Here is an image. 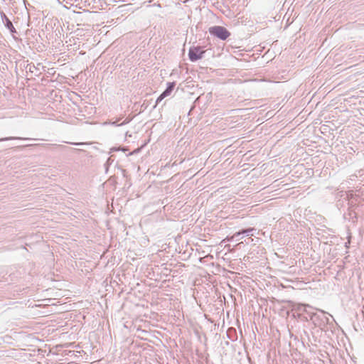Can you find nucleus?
Returning a JSON list of instances; mask_svg holds the SVG:
<instances>
[{
  "label": "nucleus",
  "instance_id": "nucleus-1",
  "mask_svg": "<svg viewBox=\"0 0 364 364\" xmlns=\"http://www.w3.org/2000/svg\"><path fill=\"white\" fill-rule=\"evenodd\" d=\"M209 32L222 40L227 39L230 36L228 31L223 26L211 27L209 29Z\"/></svg>",
  "mask_w": 364,
  "mask_h": 364
},
{
  "label": "nucleus",
  "instance_id": "nucleus-2",
  "mask_svg": "<svg viewBox=\"0 0 364 364\" xmlns=\"http://www.w3.org/2000/svg\"><path fill=\"white\" fill-rule=\"evenodd\" d=\"M205 50L200 47H192L189 49L188 56L191 61H196L202 58L203 55L205 53Z\"/></svg>",
  "mask_w": 364,
  "mask_h": 364
},
{
  "label": "nucleus",
  "instance_id": "nucleus-3",
  "mask_svg": "<svg viewBox=\"0 0 364 364\" xmlns=\"http://www.w3.org/2000/svg\"><path fill=\"white\" fill-rule=\"evenodd\" d=\"M175 87V82H169L168 83V87L164 92H163L159 97L156 100V102H161L166 97L169 96L172 92L173 88Z\"/></svg>",
  "mask_w": 364,
  "mask_h": 364
}]
</instances>
